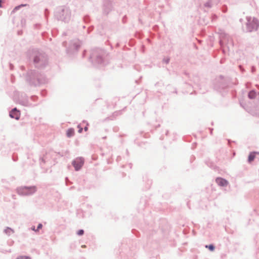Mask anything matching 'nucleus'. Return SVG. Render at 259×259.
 Returning <instances> with one entry per match:
<instances>
[{
	"label": "nucleus",
	"mask_w": 259,
	"mask_h": 259,
	"mask_svg": "<svg viewBox=\"0 0 259 259\" xmlns=\"http://www.w3.org/2000/svg\"><path fill=\"white\" fill-rule=\"evenodd\" d=\"M247 22L246 23L247 29L249 32L256 30L259 27V22L258 20L254 18L249 17L247 18Z\"/></svg>",
	"instance_id": "nucleus-1"
},
{
	"label": "nucleus",
	"mask_w": 259,
	"mask_h": 259,
	"mask_svg": "<svg viewBox=\"0 0 259 259\" xmlns=\"http://www.w3.org/2000/svg\"><path fill=\"white\" fill-rule=\"evenodd\" d=\"M84 161L81 158H76L73 162V165L76 170L79 169L83 164Z\"/></svg>",
	"instance_id": "nucleus-2"
},
{
	"label": "nucleus",
	"mask_w": 259,
	"mask_h": 259,
	"mask_svg": "<svg viewBox=\"0 0 259 259\" xmlns=\"http://www.w3.org/2000/svg\"><path fill=\"white\" fill-rule=\"evenodd\" d=\"M10 116L11 117L18 119L20 116L19 111H18L16 108L13 109L10 113Z\"/></svg>",
	"instance_id": "nucleus-3"
},
{
	"label": "nucleus",
	"mask_w": 259,
	"mask_h": 259,
	"mask_svg": "<svg viewBox=\"0 0 259 259\" xmlns=\"http://www.w3.org/2000/svg\"><path fill=\"white\" fill-rule=\"evenodd\" d=\"M216 182L217 184L221 186H225L228 185V182L222 178H217L216 179Z\"/></svg>",
	"instance_id": "nucleus-4"
},
{
	"label": "nucleus",
	"mask_w": 259,
	"mask_h": 259,
	"mask_svg": "<svg viewBox=\"0 0 259 259\" xmlns=\"http://www.w3.org/2000/svg\"><path fill=\"white\" fill-rule=\"evenodd\" d=\"M74 130L72 128L68 129L67 131V136L68 137H70L74 135Z\"/></svg>",
	"instance_id": "nucleus-5"
},
{
	"label": "nucleus",
	"mask_w": 259,
	"mask_h": 259,
	"mask_svg": "<svg viewBox=\"0 0 259 259\" xmlns=\"http://www.w3.org/2000/svg\"><path fill=\"white\" fill-rule=\"evenodd\" d=\"M255 156V153H254V152L251 153L248 156V161L249 162H251V161H252L254 160Z\"/></svg>",
	"instance_id": "nucleus-6"
},
{
	"label": "nucleus",
	"mask_w": 259,
	"mask_h": 259,
	"mask_svg": "<svg viewBox=\"0 0 259 259\" xmlns=\"http://www.w3.org/2000/svg\"><path fill=\"white\" fill-rule=\"evenodd\" d=\"M256 96V93L254 91H250L248 94V97L250 99H253Z\"/></svg>",
	"instance_id": "nucleus-7"
},
{
	"label": "nucleus",
	"mask_w": 259,
	"mask_h": 259,
	"mask_svg": "<svg viewBox=\"0 0 259 259\" xmlns=\"http://www.w3.org/2000/svg\"><path fill=\"white\" fill-rule=\"evenodd\" d=\"M205 247H206V248H208L211 251H213L214 249V247L213 246V245H212L211 244L209 245H206Z\"/></svg>",
	"instance_id": "nucleus-8"
},
{
	"label": "nucleus",
	"mask_w": 259,
	"mask_h": 259,
	"mask_svg": "<svg viewBox=\"0 0 259 259\" xmlns=\"http://www.w3.org/2000/svg\"><path fill=\"white\" fill-rule=\"evenodd\" d=\"M26 5H20V6H17L16 7L14 10H13L12 12L14 13L16 11H17V10H18L22 6H26Z\"/></svg>",
	"instance_id": "nucleus-9"
},
{
	"label": "nucleus",
	"mask_w": 259,
	"mask_h": 259,
	"mask_svg": "<svg viewBox=\"0 0 259 259\" xmlns=\"http://www.w3.org/2000/svg\"><path fill=\"white\" fill-rule=\"evenodd\" d=\"M84 231L83 230H80L77 232V234L78 235H82L83 234Z\"/></svg>",
	"instance_id": "nucleus-10"
},
{
	"label": "nucleus",
	"mask_w": 259,
	"mask_h": 259,
	"mask_svg": "<svg viewBox=\"0 0 259 259\" xmlns=\"http://www.w3.org/2000/svg\"><path fill=\"white\" fill-rule=\"evenodd\" d=\"M78 127L79 128L78 133H81L82 131V128L80 127L79 125L78 126Z\"/></svg>",
	"instance_id": "nucleus-11"
},
{
	"label": "nucleus",
	"mask_w": 259,
	"mask_h": 259,
	"mask_svg": "<svg viewBox=\"0 0 259 259\" xmlns=\"http://www.w3.org/2000/svg\"><path fill=\"white\" fill-rule=\"evenodd\" d=\"M42 228V225L41 224H39L38 225V227H37V230H39L40 229H41Z\"/></svg>",
	"instance_id": "nucleus-12"
},
{
	"label": "nucleus",
	"mask_w": 259,
	"mask_h": 259,
	"mask_svg": "<svg viewBox=\"0 0 259 259\" xmlns=\"http://www.w3.org/2000/svg\"><path fill=\"white\" fill-rule=\"evenodd\" d=\"M1 3H2V1H1V0H0V8H1V7H2Z\"/></svg>",
	"instance_id": "nucleus-13"
},
{
	"label": "nucleus",
	"mask_w": 259,
	"mask_h": 259,
	"mask_svg": "<svg viewBox=\"0 0 259 259\" xmlns=\"http://www.w3.org/2000/svg\"><path fill=\"white\" fill-rule=\"evenodd\" d=\"M84 130H85V131H87L88 130V127H85L84 128Z\"/></svg>",
	"instance_id": "nucleus-14"
},
{
	"label": "nucleus",
	"mask_w": 259,
	"mask_h": 259,
	"mask_svg": "<svg viewBox=\"0 0 259 259\" xmlns=\"http://www.w3.org/2000/svg\"><path fill=\"white\" fill-rule=\"evenodd\" d=\"M81 247L84 248L85 247V245H82Z\"/></svg>",
	"instance_id": "nucleus-15"
},
{
	"label": "nucleus",
	"mask_w": 259,
	"mask_h": 259,
	"mask_svg": "<svg viewBox=\"0 0 259 259\" xmlns=\"http://www.w3.org/2000/svg\"><path fill=\"white\" fill-rule=\"evenodd\" d=\"M32 230H35V228H34H34H32Z\"/></svg>",
	"instance_id": "nucleus-16"
}]
</instances>
